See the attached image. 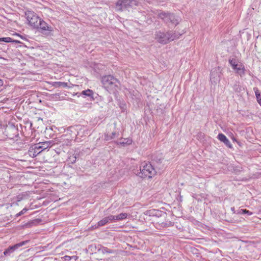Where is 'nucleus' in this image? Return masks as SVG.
<instances>
[{"label": "nucleus", "instance_id": "1", "mask_svg": "<svg viewBox=\"0 0 261 261\" xmlns=\"http://www.w3.org/2000/svg\"><path fill=\"white\" fill-rule=\"evenodd\" d=\"M156 174V171L149 162H144L140 166V172L137 175L142 178H151Z\"/></svg>", "mask_w": 261, "mask_h": 261}, {"label": "nucleus", "instance_id": "2", "mask_svg": "<svg viewBox=\"0 0 261 261\" xmlns=\"http://www.w3.org/2000/svg\"><path fill=\"white\" fill-rule=\"evenodd\" d=\"M155 39L160 43L165 44L171 41H173L177 38L168 32L165 33L161 31H156L155 33Z\"/></svg>", "mask_w": 261, "mask_h": 261}, {"label": "nucleus", "instance_id": "3", "mask_svg": "<svg viewBox=\"0 0 261 261\" xmlns=\"http://www.w3.org/2000/svg\"><path fill=\"white\" fill-rule=\"evenodd\" d=\"M101 82L106 89H112L118 87L119 81L113 75H105L101 77Z\"/></svg>", "mask_w": 261, "mask_h": 261}, {"label": "nucleus", "instance_id": "4", "mask_svg": "<svg viewBox=\"0 0 261 261\" xmlns=\"http://www.w3.org/2000/svg\"><path fill=\"white\" fill-rule=\"evenodd\" d=\"M157 15L160 18L167 23L171 22L176 25L179 23V18L172 13L159 11L158 12Z\"/></svg>", "mask_w": 261, "mask_h": 261}, {"label": "nucleus", "instance_id": "5", "mask_svg": "<svg viewBox=\"0 0 261 261\" xmlns=\"http://www.w3.org/2000/svg\"><path fill=\"white\" fill-rule=\"evenodd\" d=\"M138 2L136 0H118L116 4V8L118 11H123L134 6H137Z\"/></svg>", "mask_w": 261, "mask_h": 261}, {"label": "nucleus", "instance_id": "6", "mask_svg": "<svg viewBox=\"0 0 261 261\" xmlns=\"http://www.w3.org/2000/svg\"><path fill=\"white\" fill-rule=\"evenodd\" d=\"M26 18L29 24L34 28H38V23L41 18L39 17L34 12L29 11L25 13Z\"/></svg>", "mask_w": 261, "mask_h": 261}, {"label": "nucleus", "instance_id": "7", "mask_svg": "<svg viewBox=\"0 0 261 261\" xmlns=\"http://www.w3.org/2000/svg\"><path fill=\"white\" fill-rule=\"evenodd\" d=\"M38 28H36L39 32L44 35H48L51 32L53 31V28L49 25L43 20L40 19L38 24Z\"/></svg>", "mask_w": 261, "mask_h": 261}, {"label": "nucleus", "instance_id": "8", "mask_svg": "<svg viewBox=\"0 0 261 261\" xmlns=\"http://www.w3.org/2000/svg\"><path fill=\"white\" fill-rule=\"evenodd\" d=\"M29 242V240H26L9 246L8 248L5 249L4 252V254L5 256H10L14 251L18 250L20 247L26 245Z\"/></svg>", "mask_w": 261, "mask_h": 261}, {"label": "nucleus", "instance_id": "9", "mask_svg": "<svg viewBox=\"0 0 261 261\" xmlns=\"http://www.w3.org/2000/svg\"><path fill=\"white\" fill-rule=\"evenodd\" d=\"M41 152V151H40V149L38 148V145L37 144L31 146L28 150V154L32 158L36 156Z\"/></svg>", "mask_w": 261, "mask_h": 261}, {"label": "nucleus", "instance_id": "10", "mask_svg": "<svg viewBox=\"0 0 261 261\" xmlns=\"http://www.w3.org/2000/svg\"><path fill=\"white\" fill-rule=\"evenodd\" d=\"M114 218L113 215H110L108 217H105L98 222L97 226H102L108 223L114 221Z\"/></svg>", "mask_w": 261, "mask_h": 261}, {"label": "nucleus", "instance_id": "11", "mask_svg": "<svg viewBox=\"0 0 261 261\" xmlns=\"http://www.w3.org/2000/svg\"><path fill=\"white\" fill-rule=\"evenodd\" d=\"M218 139L221 141V142H223L226 146H227L228 147L231 148H232V145L230 143L229 140L226 138V137L223 134H219L218 135Z\"/></svg>", "mask_w": 261, "mask_h": 261}, {"label": "nucleus", "instance_id": "12", "mask_svg": "<svg viewBox=\"0 0 261 261\" xmlns=\"http://www.w3.org/2000/svg\"><path fill=\"white\" fill-rule=\"evenodd\" d=\"M38 145V148L40 149V151L42 152L43 150L49 148L51 146V142L49 141L44 142H40L37 144Z\"/></svg>", "mask_w": 261, "mask_h": 261}, {"label": "nucleus", "instance_id": "13", "mask_svg": "<svg viewBox=\"0 0 261 261\" xmlns=\"http://www.w3.org/2000/svg\"><path fill=\"white\" fill-rule=\"evenodd\" d=\"M80 95H84L85 97H88L91 99L94 100V92L90 90V89H87L86 90L83 91L81 93Z\"/></svg>", "mask_w": 261, "mask_h": 261}, {"label": "nucleus", "instance_id": "14", "mask_svg": "<svg viewBox=\"0 0 261 261\" xmlns=\"http://www.w3.org/2000/svg\"><path fill=\"white\" fill-rule=\"evenodd\" d=\"M132 140L129 138H121L119 141L117 142L118 144L122 145H129L132 143Z\"/></svg>", "mask_w": 261, "mask_h": 261}, {"label": "nucleus", "instance_id": "15", "mask_svg": "<svg viewBox=\"0 0 261 261\" xmlns=\"http://www.w3.org/2000/svg\"><path fill=\"white\" fill-rule=\"evenodd\" d=\"M53 86H54L56 88H59V87H64L66 88L68 87V83L65 82H54L53 84Z\"/></svg>", "mask_w": 261, "mask_h": 261}, {"label": "nucleus", "instance_id": "16", "mask_svg": "<svg viewBox=\"0 0 261 261\" xmlns=\"http://www.w3.org/2000/svg\"><path fill=\"white\" fill-rule=\"evenodd\" d=\"M128 214L127 213H121L117 216H113L114 220H122L127 218Z\"/></svg>", "mask_w": 261, "mask_h": 261}, {"label": "nucleus", "instance_id": "17", "mask_svg": "<svg viewBox=\"0 0 261 261\" xmlns=\"http://www.w3.org/2000/svg\"><path fill=\"white\" fill-rule=\"evenodd\" d=\"M254 90L255 92V96L256 97V99L258 103L261 106V94L259 92L258 89L257 88H254Z\"/></svg>", "mask_w": 261, "mask_h": 261}, {"label": "nucleus", "instance_id": "18", "mask_svg": "<svg viewBox=\"0 0 261 261\" xmlns=\"http://www.w3.org/2000/svg\"><path fill=\"white\" fill-rule=\"evenodd\" d=\"M116 135V133L115 132H112L110 135H109L108 133L105 134V140L106 141H109L113 139H114Z\"/></svg>", "mask_w": 261, "mask_h": 261}, {"label": "nucleus", "instance_id": "19", "mask_svg": "<svg viewBox=\"0 0 261 261\" xmlns=\"http://www.w3.org/2000/svg\"><path fill=\"white\" fill-rule=\"evenodd\" d=\"M1 41H4L5 42H17V43L19 42V41L13 40L10 37L0 38V42H1Z\"/></svg>", "mask_w": 261, "mask_h": 261}, {"label": "nucleus", "instance_id": "20", "mask_svg": "<svg viewBox=\"0 0 261 261\" xmlns=\"http://www.w3.org/2000/svg\"><path fill=\"white\" fill-rule=\"evenodd\" d=\"M236 70V72L239 74L240 75L242 76L244 74V68L241 67V66L239 67H236L234 69Z\"/></svg>", "mask_w": 261, "mask_h": 261}, {"label": "nucleus", "instance_id": "21", "mask_svg": "<svg viewBox=\"0 0 261 261\" xmlns=\"http://www.w3.org/2000/svg\"><path fill=\"white\" fill-rule=\"evenodd\" d=\"M239 214H247L249 216H250L252 214V213L249 211L248 210H247L246 209H241L239 210V212H238Z\"/></svg>", "mask_w": 261, "mask_h": 261}, {"label": "nucleus", "instance_id": "22", "mask_svg": "<svg viewBox=\"0 0 261 261\" xmlns=\"http://www.w3.org/2000/svg\"><path fill=\"white\" fill-rule=\"evenodd\" d=\"M76 156L73 154L72 155L70 156L68 159V161L69 162V163H71V164L75 163L76 162Z\"/></svg>", "mask_w": 261, "mask_h": 261}, {"label": "nucleus", "instance_id": "23", "mask_svg": "<svg viewBox=\"0 0 261 261\" xmlns=\"http://www.w3.org/2000/svg\"><path fill=\"white\" fill-rule=\"evenodd\" d=\"M229 63L232 66V68L234 69L238 66V64L236 63V61L233 59H229Z\"/></svg>", "mask_w": 261, "mask_h": 261}, {"label": "nucleus", "instance_id": "24", "mask_svg": "<svg viewBox=\"0 0 261 261\" xmlns=\"http://www.w3.org/2000/svg\"><path fill=\"white\" fill-rule=\"evenodd\" d=\"M168 33H171L172 35H173V36H176L177 38H176L175 39L179 38V36H181L183 33L184 31H182V32H178L175 31V32L173 33L172 32H169Z\"/></svg>", "mask_w": 261, "mask_h": 261}, {"label": "nucleus", "instance_id": "25", "mask_svg": "<svg viewBox=\"0 0 261 261\" xmlns=\"http://www.w3.org/2000/svg\"><path fill=\"white\" fill-rule=\"evenodd\" d=\"M233 89L236 92H240L241 90V87L240 85L238 84H235L233 85Z\"/></svg>", "mask_w": 261, "mask_h": 261}, {"label": "nucleus", "instance_id": "26", "mask_svg": "<svg viewBox=\"0 0 261 261\" xmlns=\"http://www.w3.org/2000/svg\"><path fill=\"white\" fill-rule=\"evenodd\" d=\"M102 251L103 253H113V251L112 250L109 249L108 248H107L106 247H103L102 248Z\"/></svg>", "mask_w": 261, "mask_h": 261}, {"label": "nucleus", "instance_id": "27", "mask_svg": "<svg viewBox=\"0 0 261 261\" xmlns=\"http://www.w3.org/2000/svg\"><path fill=\"white\" fill-rule=\"evenodd\" d=\"M27 211H28V209L26 208H24L22 211H21L19 213H17L16 215V217L20 216L21 215L24 214Z\"/></svg>", "mask_w": 261, "mask_h": 261}, {"label": "nucleus", "instance_id": "28", "mask_svg": "<svg viewBox=\"0 0 261 261\" xmlns=\"http://www.w3.org/2000/svg\"><path fill=\"white\" fill-rule=\"evenodd\" d=\"M65 261H69L72 259V258H75V256H70L66 255L64 257Z\"/></svg>", "mask_w": 261, "mask_h": 261}, {"label": "nucleus", "instance_id": "29", "mask_svg": "<svg viewBox=\"0 0 261 261\" xmlns=\"http://www.w3.org/2000/svg\"><path fill=\"white\" fill-rule=\"evenodd\" d=\"M234 210H235V209H234V207H231V210L233 212V213H235V212H234Z\"/></svg>", "mask_w": 261, "mask_h": 261}, {"label": "nucleus", "instance_id": "30", "mask_svg": "<svg viewBox=\"0 0 261 261\" xmlns=\"http://www.w3.org/2000/svg\"><path fill=\"white\" fill-rule=\"evenodd\" d=\"M12 129L16 132H17V130L16 129V128L15 127H13L12 128Z\"/></svg>", "mask_w": 261, "mask_h": 261}, {"label": "nucleus", "instance_id": "31", "mask_svg": "<svg viewBox=\"0 0 261 261\" xmlns=\"http://www.w3.org/2000/svg\"><path fill=\"white\" fill-rule=\"evenodd\" d=\"M77 259V257L75 256V258H72V259H73L74 261Z\"/></svg>", "mask_w": 261, "mask_h": 261}, {"label": "nucleus", "instance_id": "32", "mask_svg": "<svg viewBox=\"0 0 261 261\" xmlns=\"http://www.w3.org/2000/svg\"><path fill=\"white\" fill-rule=\"evenodd\" d=\"M37 221V220H34V221L32 222L33 223H35V222H36Z\"/></svg>", "mask_w": 261, "mask_h": 261}, {"label": "nucleus", "instance_id": "33", "mask_svg": "<svg viewBox=\"0 0 261 261\" xmlns=\"http://www.w3.org/2000/svg\"><path fill=\"white\" fill-rule=\"evenodd\" d=\"M2 84V82L0 81V85Z\"/></svg>", "mask_w": 261, "mask_h": 261}]
</instances>
